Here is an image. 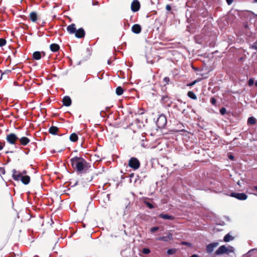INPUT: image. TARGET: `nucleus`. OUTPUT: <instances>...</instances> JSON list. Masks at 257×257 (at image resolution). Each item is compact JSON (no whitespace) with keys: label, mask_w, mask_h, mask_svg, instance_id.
Returning a JSON list of instances; mask_svg holds the SVG:
<instances>
[{"label":"nucleus","mask_w":257,"mask_h":257,"mask_svg":"<svg viewBox=\"0 0 257 257\" xmlns=\"http://www.w3.org/2000/svg\"><path fill=\"white\" fill-rule=\"evenodd\" d=\"M224 174L223 170H220L216 166H214L212 169L201 174L202 186L199 189L211 190L215 193L223 192L224 181L222 176Z\"/></svg>","instance_id":"nucleus-1"},{"label":"nucleus","mask_w":257,"mask_h":257,"mask_svg":"<svg viewBox=\"0 0 257 257\" xmlns=\"http://www.w3.org/2000/svg\"><path fill=\"white\" fill-rule=\"evenodd\" d=\"M72 167L78 174H84L90 168V164L81 157L75 156L70 160Z\"/></svg>","instance_id":"nucleus-2"},{"label":"nucleus","mask_w":257,"mask_h":257,"mask_svg":"<svg viewBox=\"0 0 257 257\" xmlns=\"http://www.w3.org/2000/svg\"><path fill=\"white\" fill-rule=\"evenodd\" d=\"M242 16L246 19V21H248L250 24H248L247 22L246 23L244 24V28L245 30L246 31V32H249L251 33V32L250 31V29L252 26L255 28L256 30H257V15L254 14L253 12L250 11H246L242 13Z\"/></svg>","instance_id":"nucleus-3"},{"label":"nucleus","mask_w":257,"mask_h":257,"mask_svg":"<svg viewBox=\"0 0 257 257\" xmlns=\"http://www.w3.org/2000/svg\"><path fill=\"white\" fill-rule=\"evenodd\" d=\"M12 178L15 181H21L24 185H28L30 182L31 178L29 175L22 176L20 171L16 169L12 170Z\"/></svg>","instance_id":"nucleus-4"},{"label":"nucleus","mask_w":257,"mask_h":257,"mask_svg":"<svg viewBox=\"0 0 257 257\" xmlns=\"http://www.w3.org/2000/svg\"><path fill=\"white\" fill-rule=\"evenodd\" d=\"M191 66L193 70L197 72V74L201 75L204 78L208 77V73L213 69L211 65H209V67H208V65H202L201 67H196L194 65H191Z\"/></svg>","instance_id":"nucleus-5"},{"label":"nucleus","mask_w":257,"mask_h":257,"mask_svg":"<svg viewBox=\"0 0 257 257\" xmlns=\"http://www.w3.org/2000/svg\"><path fill=\"white\" fill-rule=\"evenodd\" d=\"M156 124L159 128H164L167 123L166 116L163 113L159 114L157 120L155 121Z\"/></svg>","instance_id":"nucleus-6"},{"label":"nucleus","mask_w":257,"mask_h":257,"mask_svg":"<svg viewBox=\"0 0 257 257\" xmlns=\"http://www.w3.org/2000/svg\"><path fill=\"white\" fill-rule=\"evenodd\" d=\"M19 137L17 136L16 134L14 133H10L6 137L7 141L11 145H15V148H17V145L18 143L17 142H18Z\"/></svg>","instance_id":"nucleus-7"},{"label":"nucleus","mask_w":257,"mask_h":257,"mask_svg":"<svg viewBox=\"0 0 257 257\" xmlns=\"http://www.w3.org/2000/svg\"><path fill=\"white\" fill-rule=\"evenodd\" d=\"M128 166L134 170H137L140 166V161L136 157H132L128 161Z\"/></svg>","instance_id":"nucleus-8"},{"label":"nucleus","mask_w":257,"mask_h":257,"mask_svg":"<svg viewBox=\"0 0 257 257\" xmlns=\"http://www.w3.org/2000/svg\"><path fill=\"white\" fill-rule=\"evenodd\" d=\"M57 68H56L55 65H52L51 67V69L52 70H56L57 72L59 74L61 75H66L68 73V69H65L63 70V68L62 67V65H57Z\"/></svg>","instance_id":"nucleus-9"},{"label":"nucleus","mask_w":257,"mask_h":257,"mask_svg":"<svg viewBox=\"0 0 257 257\" xmlns=\"http://www.w3.org/2000/svg\"><path fill=\"white\" fill-rule=\"evenodd\" d=\"M173 234L171 232H168L166 233V236H162L157 237L156 240L158 241H164L165 242H168L173 240Z\"/></svg>","instance_id":"nucleus-10"},{"label":"nucleus","mask_w":257,"mask_h":257,"mask_svg":"<svg viewBox=\"0 0 257 257\" xmlns=\"http://www.w3.org/2000/svg\"><path fill=\"white\" fill-rule=\"evenodd\" d=\"M141 5L138 0H134L131 4V10L133 12H137L140 9Z\"/></svg>","instance_id":"nucleus-11"},{"label":"nucleus","mask_w":257,"mask_h":257,"mask_svg":"<svg viewBox=\"0 0 257 257\" xmlns=\"http://www.w3.org/2000/svg\"><path fill=\"white\" fill-rule=\"evenodd\" d=\"M230 196L240 200H244L247 198V196L243 193H232Z\"/></svg>","instance_id":"nucleus-12"},{"label":"nucleus","mask_w":257,"mask_h":257,"mask_svg":"<svg viewBox=\"0 0 257 257\" xmlns=\"http://www.w3.org/2000/svg\"><path fill=\"white\" fill-rule=\"evenodd\" d=\"M218 245V243L217 242H211L206 245V252L208 254L212 253L214 248L217 247Z\"/></svg>","instance_id":"nucleus-13"},{"label":"nucleus","mask_w":257,"mask_h":257,"mask_svg":"<svg viewBox=\"0 0 257 257\" xmlns=\"http://www.w3.org/2000/svg\"><path fill=\"white\" fill-rule=\"evenodd\" d=\"M85 32L83 28H80L78 29V30H76L75 36L77 38H82L85 37Z\"/></svg>","instance_id":"nucleus-14"},{"label":"nucleus","mask_w":257,"mask_h":257,"mask_svg":"<svg viewBox=\"0 0 257 257\" xmlns=\"http://www.w3.org/2000/svg\"><path fill=\"white\" fill-rule=\"evenodd\" d=\"M18 142V145L26 146L30 143V140L26 137H23L21 138H19Z\"/></svg>","instance_id":"nucleus-15"},{"label":"nucleus","mask_w":257,"mask_h":257,"mask_svg":"<svg viewBox=\"0 0 257 257\" xmlns=\"http://www.w3.org/2000/svg\"><path fill=\"white\" fill-rule=\"evenodd\" d=\"M63 104L65 106H70L72 104V100L69 96L66 95L62 99Z\"/></svg>","instance_id":"nucleus-16"},{"label":"nucleus","mask_w":257,"mask_h":257,"mask_svg":"<svg viewBox=\"0 0 257 257\" xmlns=\"http://www.w3.org/2000/svg\"><path fill=\"white\" fill-rule=\"evenodd\" d=\"M158 217L164 220H173L175 219L174 216L167 213H161L158 215Z\"/></svg>","instance_id":"nucleus-17"},{"label":"nucleus","mask_w":257,"mask_h":257,"mask_svg":"<svg viewBox=\"0 0 257 257\" xmlns=\"http://www.w3.org/2000/svg\"><path fill=\"white\" fill-rule=\"evenodd\" d=\"M42 54L44 56L45 55V53L44 52H39L36 51L34 52L33 54V59L36 60H39L42 58Z\"/></svg>","instance_id":"nucleus-18"},{"label":"nucleus","mask_w":257,"mask_h":257,"mask_svg":"<svg viewBox=\"0 0 257 257\" xmlns=\"http://www.w3.org/2000/svg\"><path fill=\"white\" fill-rule=\"evenodd\" d=\"M225 253V244L220 246L214 252V255H219Z\"/></svg>","instance_id":"nucleus-19"},{"label":"nucleus","mask_w":257,"mask_h":257,"mask_svg":"<svg viewBox=\"0 0 257 257\" xmlns=\"http://www.w3.org/2000/svg\"><path fill=\"white\" fill-rule=\"evenodd\" d=\"M132 31L134 33L138 34L142 31L141 26L139 24H135L132 27Z\"/></svg>","instance_id":"nucleus-20"},{"label":"nucleus","mask_w":257,"mask_h":257,"mask_svg":"<svg viewBox=\"0 0 257 257\" xmlns=\"http://www.w3.org/2000/svg\"><path fill=\"white\" fill-rule=\"evenodd\" d=\"M67 31L70 34L75 33L76 31V26L74 24H71L67 27Z\"/></svg>","instance_id":"nucleus-21"},{"label":"nucleus","mask_w":257,"mask_h":257,"mask_svg":"<svg viewBox=\"0 0 257 257\" xmlns=\"http://www.w3.org/2000/svg\"><path fill=\"white\" fill-rule=\"evenodd\" d=\"M59 131V128L55 126H51L49 128V133L53 135H57V133Z\"/></svg>","instance_id":"nucleus-22"},{"label":"nucleus","mask_w":257,"mask_h":257,"mask_svg":"<svg viewBox=\"0 0 257 257\" xmlns=\"http://www.w3.org/2000/svg\"><path fill=\"white\" fill-rule=\"evenodd\" d=\"M50 49L52 52H58L60 49V46L58 44L56 43H53L50 45Z\"/></svg>","instance_id":"nucleus-23"},{"label":"nucleus","mask_w":257,"mask_h":257,"mask_svg":"<svg viewBox=\"0 0 257 257\" xmlns=\"http://www.w3.org/2000/svg\"><path fill=\"white\" fill-rule=\"evenodd\" d=\"M30 20L33 22H36L38 20V14L36 12H32L29 16Z\"/></svg>","instance_id":"nucleus-24"},{"label":"nucleus","mask_w":257,"mask_h":257,"mask_svg":"<svg viewBox=\"0 0 257 257\" xmlns=\"http://www.w3.org/2000/svg\"><path fill=\"white\" fill-rule=\"evenodd\" d=\"M234 249L233 247L229 246L228 247H226V254L228 253H231L230 256L231 257H235V253L234 252Z\"/></svg>","instance_id":"nucleus-25"},{"label":"nucleus","mask_w":257,"mask_h":257,"mask_svg":"<svg viewBox=\"0 0 257 257\" xmlns=\"http://www.w3.org/2000/svg\"><path fill=\"white\" fill-rule=\"evenodd\" d=\"M144 203L146 206L150 209H154L156 206L155 204L152 201L145 200Z\"/></svg>","instance_id":"nucleus-26"},{"label":"nucleus","mask_w":257,"mask_h":257,"mask_svg":"<svg viewBox=\"0 0 257 257\" xmlns=\"http://www.w3.org/2000/svg\"><path fill=\"white\" fill-rule=\"evenodd\" d=\"M69 140L71 142L75 143L78 140V136L76 133L71 134L69 137Z\"/></svg>","instance_id":"nucleus-27"},{"label":"nucleus","mask_w":257,"mask_h":257,"mask_svg":"<svg viewBox=\"0 0 257 257\" xmlns=\"http://www.w3.org/2000/svg\"><path fill=\"white\" fill-rule=\"evenodd\" d=\"M177 252V249L175 248H171L167 249L166 254L168 255H173L175 254Z\"/></svg>","instance_id":"nucleus-28"},{"label":"nucleus","mask_w":257,"mask_h":257,"mask_svg":"<svg viewBox=\"0 0 257 257\" xmlns=\"http://www.w3.org/2000/svg\"><path fill=\"white\" fill-rule=\"evenodd\" d=\"M124 91L123 88L121 86H117L115 89V93L117 95H121L123 94Z\"/></svg>","instance_id":"nucleus-29"},{"label":"nucleus","mask_w":257,"mask_h":257,"mask_svg":"<svg viewBox=\"0 0 257 257\" xmlns=\"http://www.w3.org/2000/svg\"><path fill=\"white\" fill-rule=\"evenodd\" d=\"M187 96L191 99L193 100L197 99V96L194 92L192 91H189L187 93Z\"/></svg>","instance_id":"nucleus-30"},{"label":"nucleus","mask_w":257,"mask_h":257,"mask_svg":"<svg viewBox=\"0 0 257 257\" xmlns=\"http://www.w3.org/2000/svg\"><path fill=\"white\" fill-rule=\"evenodd\" d=\"M169 99L170 98L168 95H164L161 98V103L164 104L168 103Z\"/></svg>","instance_id":"nucleus-31"},{"label":"nucleus","mask_w":257,"mask_h":257,"mask_svg":"<svg viewBox=\"0 0 257 257\" xmlns=\"http://www.w3.org/2000/svg\"><path fill=\"white\" fill-rule=\"evenodd\" d=\"M141 252L144 254H148L151 252V249L149 247H144L142 248Z\"/></svg>","instance_id":"nucleus-32"},{"label":"nucleus","mask_w":257,"mask_h":257,"mask_svg":"<svg viewBox=\"0 0 257 257\" xmlns=\"http://www.w3.org/2000/svg\"><path fill=\"white\" fill-rule=\"evenodd\" d=\"M135 177V174L134 173H131L129 175V177H130V183H132L134 181V183H136V182H137V178H134Z\"/></svg>","instance_id":"nucleus-33"},{"label":"nucleus","mask_w":257,"mask_h":257,"mask_svg":"<svg viewBox=\"0 0 257 257\" xmlns=\"http://www.w3.org/2000/svg\"><path fill=\"white\" fill-rule=\"evenodd\" d=\"M210 102L212 105L217 106V100L214 97H212L210 98Z\"/></svg>","instance_id":"nucleus-34"},{"label":"nucleus","mask_w":257,"mask_h":257,"mask_svg":"<svg viewBox=\"0 0 257 257\" xmlns=\"http://www.w3.org/2000/svg\"><path fill=\"white\" fill-rule=\"evenodd\" d=\"M159 228H160L159 226H154V227H152V228H151L150 231L151 233H153L157 231L159 229Z\"/></svg>","instance_id":"nucleus-35"},{"label":"nucleus","mask_w":257,"mask_h":257,"mask_svg":"<svg viewBox=\"0 0 257 257\" xmlns=\"http://www.w3.org/2000/svg\"><path fill=\"white\" fill-rule=\"evenodd\" d=\"M248 123L253 124L255 123V118L253 117H250L248 119Z\"/></svg>","instance_id":"nucleus-36"},{"label":"nucleus","mask_w":257,"mask_h":257,"mask_svg":"<svg viewBox=\"0 0 257 257\" xmlns=\"http://www.w3.org/2000/svg\"><path fill=\"white\" fill-rule=\"evenodd\" d=\"M233 237L229 233L226 234V242L231 241L233 239Z\"/></svg>","instance_id":"nucleus-37"},{"label":"nucleus","mask_w":257,"mask_h":257,"mask_svg":"<svg viewBox=\"0 0 257 257\" xmlns=\"http://www.w3.org/2000/svg\"><path fill=\"white\" fill-rule=\"evenodd\" d=\"M181 244L182 245H186V246L190 247L192 246V243L189 242H188V241H182L181 242Z\"/></svg>","instance_id":"nucleus-38"},{"label":"nucleus","mask_w":257,"mask_h":257,"mask_svg":"<svg viewBox=\"0 0 257 257\" xmlns=\"http://www.w3.org/2000/svg\"><path fill=\"white\" fill-rule=\"evenodd\" d=\"M198 81H199V80H198L197 79L195 80L192 81L190 82V83H188L187 84V86H189V87L193 86Z\"/></svg>","instance_id":"nucleus-39"},{"label":"nucleus","mask_w":257,"mask_h":257,"mask_svg":"<svg viewBox=\"0 0 257 257\" xmlns=\"http://www.w3.org/2000/svg\"><path fill=\"white\" fill-rule=\"evenodd\" d=\"M7 41L5 39H0V47H3L6 44Z\"/></svg>","instance_id":"nucleus-40"},{"label":"nucleus","mask_w":257,"mask_h":257,"mask_svg":"<svg viewBox=\"0 0 257 257\" xmlns=\"http://www.w3.org/2000/svg\"><path fill=\"white\" fill-rule=\"evenodd\" d=\"M141 122L143 123V122H141V120L138 118H137L134 122V123L137 124L138 125L139 128L141 127V125L140 124Z\"/></svg>","instance_id":"nucleus-41"},{"label":"nucleus","mask_w":257,"mask_h":257,"mask_svg":"<svg viewBox=\"0 0 257 257\" xmlns=\"http://www.w3.org/2000/svg\"><path fill=\"white\" fill-rule=\"evenodd\" d=\"M141 146H142V147H143L144 148H149V145L148 143H147V141H145L144 142H142Z\"/></svg>","instance_id":"nucleus-42"},{"label":"nucleus","mask_w":257,"mask_h":257,"mask_svg":"<svg viewBox=\"0 0 257 257\" xmlns=\"http://www.w3.org/2000/svg\"><path fill=\"white\" fill-rule=\"evenodd\" d=\"M100 114L101 116L102 117H105L107 116V113L106 112V111H105L104 110H101L100 112Z\"/></svg>","instance_id":"nucleus-43"},{"label":"nucleus","mask_w":257,"mask_h":257,"mask_svg":"<svg viewBox=\"0 0 257 257\" xmlns=\"http://www.w3.org/2000/svg\"><path fill=\"white\" fill-rule=\"evenodd\" d=\"M220 113L221 115H225V106H222L220 109Z\"/></svg>","instance_id":"nucleus-44"},{"label":"nucleus","mask_w":257,"mask_h":257,"mask_svg":"<svg viewBox=\"0 0 257 257\" xmlns=\"http://www.w3.org/2000/svg\"><path fill=\"white\" fill-rule=\"evenodd\" d=\"M254 83V80L253 78H250L248 82V84L249 86H252Z\"/></svg>","instance_id":"nucleus-45"},{"label":"nucleus","mask_w":257,"mask_h":257,"mask_svg":"<svg viewBox=\"0 0 257 257\" xmlns=\"http://www.w3.org/2000/svg\"><path fill=\"white\" fill-rule=\"evenodd\" d=\"M251 48L252 49L257 50V42L253 43V44L251 45Z\"/></svg>","instance_id":"nucleus-46"},{"label":"nucleus","mask_w":257,"mask_h":257,"mask_svg":"<svg viewBox=\"0 0 257 257\" xmlns=\"http://www.w3.org/2000/svg\"><path fill=\"white\" fill-rule=\"evenodd\" d=\"M163 80L166 83V84H168L170 82V78L169 77H164Z\"/></svg>","instance_id":"nucleus-47"},{"label":"nucleus","mask_w":257,"mask_h":257,"mask_svg":"<svg viewBox=\"0 0 257 257\" xmlns=\"http://www.w3.org/2000/svg\"><path fill=\"white\" fill-rule=\"evenodd\" d=\"M5 145V142H0V151L3 150Z\"/></svg>","instance_id":"nucleus-48"},{"label":"nucleus","mask_w":257,"mask_h":257,"mask_svg":"<svg viewBox=\"0 0 257 257\" xmlns=\"http://www.w3.org/2000/svg\"><path fill=\"white\" fill-rule=\"evenodd\" d=\"M6 173L5 169L3 167H0V173H2V174H5Z\"/></svg>","instance_id":"nucleus-49"},{"label":"nucleus","mask_w":257,"mask_h":257,"mask_svg":"<svg viewBox=\"0 0 257 257\" xmlns=\"http://www.w3.org/2000/svg\"><path fill=\"white\" fill-rule=\"evenodd\" d=\"M171 9H172V8H171L170 5H166V9L167 11H170L171 10Z\"/></svg>","instance_id":"nucleus-50"},{"label":"nucleus","mask_w":257,"mask_h":257,"mask_svg":"<svg viewBox=\"0 0 257 257\" xmlns=\"http://www.w3.org/2000/svg\"><path fill=\"white\" fill-rule=\"evenodd\" d=\"M11 72V70H7L5 71L3 73L2 72L1 73V75L2 76L3 75H4V74H5L6 73H8Z\"/></svg>","instance_id":"nucleus-51"},{"label":"nucleus","mask_w":257,"mask_h":257,"mask_svg":"<svg viewBox=\"0 0 257 257\" xmlns=\"http://www.w3.org/2000/svg\"><path fill=\"white\" fill-rule=\"evenodd\" d=\"M228 158H229V159L230 160H234V157H233V156L232 154H229L228 155Z\"/></svg>","instance_id":"nucleus-52"},{"label":"nucleus","mask_w":257,"mask_h":257,"mask_svg":"<svg viewBox=\"0 0 257 257\" xmlns=\"http://www.w3.org/2000/svg\"><path fill=\"white\" fill-rule=\"evenodd\" d=\"M27 171L25 170H23L22 172H20V173L22 174V176L27 175Z\"/></svg>","instance_id":"nucleus-53"},{"label":"nucleus","mask_w":257,"mask_h":257,"mask_svg":"<svg viewBox=\"0 0 257 257\" xmlns=\"http://www.w3.org/2000/svg\"><path fill=\"white\" fill-rule=\"evenodd\" d=\"M233 1V0H226V2L228 5H230L232 3Z\"/></svg>","instance_id":"nucleus-54"},{"label":"nucleus","mask_w":257,"mask_h":257,"mask_svg":"<svg viewBox=\"0 0 257 257\" xmlns=\"http://www.w3.org/2000/svg\"><path fill=\"white\" fill-rule=\"evenodd\" d=\"M142 141H141V142H145V141H146V138L145 137V136H142Z\"/></svg>","instance_id":"nucleus-55"},{"label":"nucleus","mask_w":257,"mask_h":257,"mask_svg":"<svg viewBox=\"0 0 257 257\" xmlns=\"http://www.w3.org/2000/svg\"><path fill=\"white\" fill-rule=\"evenodd\" d=\"M189 257H199V255L197 254H193L192 255H190Z\"/></svg>","instance_id":"nucleus-56"},{"label":"nucleus","mask_w":257,"mask_h":257,"mask_svg":"<svg viewBox=\"0 0 257 257\" xmlns=\"http://www.w3.org/2000/svg\"><path fill=\"white\" fill-rule=\"evenodd\" d=\"M109 110H110L109 107H106L105 111H106V112H108L109 111Z\"/></svg>","instance_id":"nucleus-57"},{"label":"nucleus","mask_w":257,"mask_h":257,"mask_svg":"<svg viewBox=\"0 0 257 257\" xmlns=\"http://www.w3.org/2000/svg\"><path fill=\"white\" fill-rule=\"evenodd\" d=\"M177 71H178V70H175L174 72H174L173 73V75L174 76L177 75L178 74Z\"/></svg>","instance_id":"nucleus-58"},{"label":"nucleus","mask_w":257,"mask_h":257,"mask_svg":"<svg viewBox=\"0 0 257 257\" xmlns=\"http://www.w3.org/2000/svg\"><path fill=\"white\" fill-rule=\"evenodd\" d=\"M14 152L13 151H7L5 152L6 154H9V153H13Z\"/></svg>","instance_id":"nucleus-59"},{"label":"nucleus","mask_w":257,"mask_h":257,"mask_svg":"<svg viewBox=\"0 0 257 257\" xmlns=\"http://www.w3.org/2000/svg\"><path fill=\"white\" fill-rule=\"evenodd\" d=\"M46 111V109H45V108L41 109V112H42V113H44V112H45Z\"/></svg>","instance_id":"nucleus-60"},{"label":"nucleus","mask_w":257,"mask_h":257,"mask_svg":"<svg viewBox=\"0 0 257 257\" xmlns=\"http://www.w3.org/2000/svg\"><path fill=\"white\" fill-rule=\"evenodd\" d=\"M11 161V159L8 157V163H9Z\"/></svg>","instance_id":"nucleus-61"},{"label":"nucleus","mask_w":257,"mask_h":257,"mask_svg":"<svg viewBox=\"0 0 257 257\" xmlns=\"http://www.w3.org/2000/svg\"><path fill=\"white\" fill-rule=\"evenodd\" d=\"M111 62L109 60H107V63H108V64H110L111 63Z\"/></svg>","instance_id":"nucleus-62"},{"label":"nucleus","mask_w":257,"mask_h":257,"mask_svg":"<svg viewBox=\"0 0 257 257\" xmlns=\"http://www.w3.org/2000/svg\"><path fill=\"white\" fill-rule=\"evenodd\" d=\"M106 196H107V198L109 199L110 194H107L106 195Z\"/></svg>","instance_id":"nucleus-63"},{"label":"nucleus","mask_w":257,"mask_h":257,"mask_svg":"<svg viewBox=\"0 0 257 257\" xmlns=\"http://www.w3.org/2000/svg\"><path fill=\"white\" fill-rule=\"evenodd\" d=\"M255 85L257 87V81L255 82Z\"/></svg>","instance_id":"nucleus-64"}]
</instances>
